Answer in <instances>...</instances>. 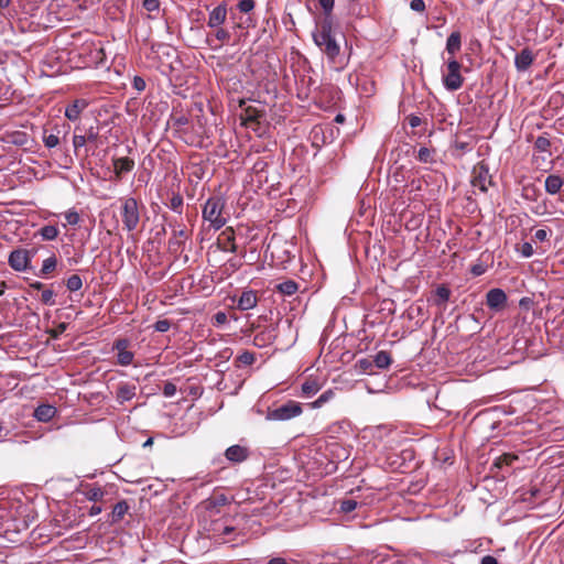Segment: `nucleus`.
I'll list each match as a JSON object with an SVG mask.
<instances>
[{
  "label": "nucleus",
  "instance_id": "b1692460",
  "mask_svg": "<svg viewBox=\"0 0 564 564\" xmlns=\"http://www.w3.org/2000/svg\"><path fill=\"white\" fill-rule=\"evenodd\" d=\"M30 137L24 131H13L6 135V142L17 145L24 147L29 143Z\"/></svg>",
  "mask_w": 564,
  "mask_h": 564
},
{
  "label": "nucleus",
  "instance_id": "a878e982",
  "mask_svg": "<svg viewBox=\"0 0 564 564\" xmlns=\"http://www.w3.org/2000/svg\"><path fill=\"white\" fill-rule=\"evenodd\" d=\"M544 186L546 193L550 195H555L561 191L563 186V180L558 175L551 174L546 177Z\"/></svg>",
  "mask_w": 564,
  "mask_h": 564
},
{
  "label": "nucleus",
  "instance_id": "de8ad7c7",
  "mask_svg": "<svg viewBox=\"0 0 564 564\" xmlns=\"http://www.w3.org/2000/svg\"><path fill=\"white\" fill-rule=\"evenodd\" d=\"M357 507V501L354 499H345L340 501V511L344 513H350Z\"/></svg>",
  "mask_w": 564,
  "mask_h": 564
},
{
  "label": "nucleus",
  "instance_id": "e2e57ef3",
  "mask_svg": "<svg viewBox=\"0 0 564 564\" xmlns=\"http://www.w3.org/2000/svg\"><path fill=\"white\" fill-rule=\"evenodd\" d=\"M470 272L474 276L482 275L486 272V265L482 263H475L471 265Z\"/></svg>",
  "mask_w": 564,
  "mask_h": 564
},
{
  "label": "nucleus",
  "instance_id": "13d9d810",
  "mask_svg": "<svg viewBox=\"0 0 564 564\" xmlns=\"http://www.w3.org/2000/svg\"><path fill=\"white\" fill-rule=\"evenodd\" d=\"M65 219L68 225L75 226L79 223V215L75 210H69L65 214Z\"/></svg>",
  "mask_w": 564,
  "mask_h": 564
},
{
  "label": "nucleus",
  "instance_id": "c85d7f7f",
  "mask_svg": "<svg viewBox=\"0 0 564 564\" xmlns=\"http://www.w3.org/2000/svg\"><path fill=\"white\" fill-rule=\"evenodd\" d=\"M372 360L373 365L379 369H387L392 362L390 352L386 350H380L379 352H377Z\"/></svg>",
  "mask_w": 564,
  "mask_h": 564
},
{
  "label": "nucleus",
  "instance_id": "0eeeda50",
  "mask_svg": "<svg viewBox=\"0 0 564 564\" xmlns=\"http://www.w3.org/2000/svg\"><path fill=\"white\" fill-rule=\"evenodd\" d=\"M32 256L26 249H15L9 254L8 263L14 271L23 272L30 268Z\"/></svg>",
  "mask_w": 564,
  "mask_h": 564
},
{
  "label": "nucleus",
  "instance_id": "ddd939ff",
  "mask_svg": "<svg viewBox=\"0 0 564 564\" xmlns=\"http://www.w3.org/2000/svg\"><path fill=\"white\" fill-rule=\"evenodd\" d=\"M217 245L223 251H237L236 236L232 227H227L219 234Z\"/></svg>",
  "mask_w": 564,
  "mask_h": 564
},
{
  "label": "nucleus",
  "instance_id": "052dcab7",
  "mask_svg": "<svg viewBox=\"0 0 564 564\" xmlns=\"http://www.w3.org/2000/svg\"><path fill=\"white\" fill-rule=\"evenodd\" d=\"M145 80L141 76H134L132 80V87L138 91L145 89Z\"/></svg>",
  "mask_w": 564,
  "mask_h": 564
},
{
  "label": "nucleus",
  "instance_id": "774afa93",
  "mask_svg": "<svg viewBox=\"0 0 564 564\" xmlns=\"http://www.w3.org/2000/svg\"><path fill=\"white\" fill-rule=\"evenodd\" d=\"M411 128H416L419 126H421L422 123V119L421 117L416 116V115H410L408 118H406Z\"/></svg>",
  "mask_w": 564,
  "mask_h": 564
},
{
  "label": "nucleus",
  "instance_id": "2f4dec72",
  "mask_svg": "<svg viewBox=\"0 0 564 564\" xmlns=\"http://www.w3.org/2000/svg\"><path fill=\"white\" fill-rule=\"evenodd\" d=\"M228 502V498L225 495H219L205 500L204 506L207 510L213 512L214 509L226 506Z\"/></svg>",
  "mask_w": 564,
  "mask_h": 564
},
{
  "label": "nucleus",
  "instance_id": "423d86ee",
  "mask_svg": "<svg viewBox=\"0 0 564 564\" xmlns=\"http://www.w3.org/2000/svg\"><path fill=\"white\" fill-rule=\"evenodd\" d=\"M471 184L474 187L479 188L481 192H487L488 186L491 185L489 169L484 161L474 166L471 172Z\"/></svg>",
  "mask_w": 564,
  "mask_h": 564
},
{
  "label": "nucleus",
  "instance_id": "9d476101",
  "mask_svg": "<svg viewBox=\"0 0 564 564\" xmlns=\"http://www.w3.org/2000/svg\"><path fill=\"white\" fill-rule=\"evenodd\" d=\"M173 228L178 229H174L173 236L169 239V251L177 257L183 251L184 243L188 239V232L185 225L173 226Z\"/></svg>",
  "mask_w": 564,
  "mask_h": 564
},
{
  "label": "nucleus",
  "instance_id": "6ab92c4d",
  "mask_svg": "<svg viewBox=\"0 0 564 564\" xmlns=\"http://www.w3.org/2000/svg\"><path fill=\"white\" fill-rule=\"evenodd\" d=\"M116 177L120 180L122 174L131 172L134 167V161L128 156L112 160Z\"/></svg>",
  "mask_w": 564,
  "mask_h": 564
},
{
  "label": "nucleus",
  "instance_id": "680f3d73",
  "mask_svg": "<svg viewBox=\"0 0 564 564\" xmlns=\"http://www.w3.org/2000/svg\"><path fill=\"white\" fill-rule=\"evenodd\" d=\"M410 8L413 10V11H416V12H420V13H423L425 11V2L424 0H412L410 2Z\"/></svg>",
  "mask_w": 564,
  "mask_h": 564
},
{
  "label": "nucleus",
  "instance_id": "c03bdc74",
  "mask_svg": "<svg viewBox=\"0 0 564 564\" xmlns=\"http://www.w3.org/2000/svg\"><path fill=\"white\" fill-rule=\"evenodd\" d=\"M254 0H241L237 4V10L240 13L249 14L254 9Z\"/></svg>",
  "mask_w": 564,
  "mask_h": 564
},
{
  "label": "nucleus",
  "instance_id": "79ce46f5",
  "mask_svg": "<svg viewBox=\"0 0 564 564\" xmlns=\"http://www.w3.org/2000/svg\"><path fill=\"white\" fill-rule=\"evenodd\" d=\"M83 286L82 278L78 274L70 275L66 281V288L72 291H78Z\"/></svg>",
  "mask_w": 564,
  "mask_h": 564
},
{
  "label": "nucleus",
  "instance_id": "9b49d317",
  "mask_svg": "<svg viewBox=\"0 0 564 564\" xmlns=\"http://www.w3.org/2000/svg\"><path fill=\"white\" fill-rule=\"evenodd\" d=\"M507 294L502 289L495 288L486 294V305L496 312L503 310L507 305Z\"/></svg>",
  "mask_w": 564,
  "mask_h": 564
},
{
  "label": "nucleus",
  "instance_id": "bb28decb",
  "mask_svg": "<svg viewBox=\"0 0 564 564\" xmlns=\"http://www.w3.org/2000/svg\"><path fill=\"white\" fill-rule=\"evenodd\" d=\"M275 290L286 296H291L299 291V284L294 280H286L279 283Z\"/></svg>",
  "mask_w": 564,
  "mask_h": 564
},
{
  "label": "nucleus",
  "instance_id": "4468645a",
  "mask_svg": "<svg viewBox=\"0 0 564 564\" xmlns=\"http://www.w3.org/2000/svg\"><path fill=\"white\" fill-rule=\"evenodd\" d=\"M227 14L228 10L226 4H218L210 11L207 20V26L212 29L223 25L227 20Z\"/></svg>",
  "mask_w": 564,
  "mask_h": 564
},
{
  "label": "nucleus",
  "instance_id": "f704fd0d",
  "mask_svg": "<svg viewBox=\"0 0 564 564\" xmlns=\"http://www.w3.org/2000/svg\"><path fill=\"white\" fill-rule=\"evenodd\" d=\"M166 205L170 209L181 215L184 205L183 196L180 193H174Z\"/></svg>",
  "mask_w": 564,
  "mask_h": 564
},
{
  "label": "nucleus",
  "instance_id": "7ed1b4c3",
  "mask_svg": "<svg viewBox=\"0 0 564 564\" xmlns=\"http://www.w3.org/2000/svg\"><path fill=\"white\" fill-rule=\"evenodd\" d=\"M120 216L123 229L128 232H132L140 224V204L134 197L120 198Z\"/></svg>",
  "mask_w": 564,
  "mask_h": 564
},
{
  "label": "nucleus",
  "instance_id": "393cba45",
  "mask_svg": "<svg viewBox=\"0 0 564 564\" xmlns=\"http://www.w3.org/2000/svg\"><path fill=\"white\" fill-rule=\"evenodd\" d=\"M130 507H129V503L126 501V500H121L119 502H117L113 508H112V511H111V519H110V522L111 523H116V522H119L123 519V517L127 514V512L129 511Z\"/></svg>",
  "mask_w": 564,
  "mask_h": 564
},
{
  "label": "nucleus",
  "instance_id": "1a4fd4ad",
  "mask_svg": "<svg viewBox=\"0 0 564 564\" xmlns=\"http://www.w3.org/2000/svg\"><path fill=\"white\" fill-rule=\"evenodd\" d=\"M279 328L278 324H271L254 334L253 345L259 348H264L274 343L278 338Z\"/></svg>",
  "mask_w": 564,
  "mask_h": 564
},
{
  "label": "nucleus",
  "instance_id": "4be33fe9",
  "mask_svg": "<svg viewBox=\"0 0 564 564\" xmlns=\"http://www.w3.org/2000/svg\"><path fill=\"white\" fill-rule=\"evenodd\" d=\"M462 47V36L458 31L452 32L446 41V52L452 56L451 58H455V54L460 51Z\"/></svg>",
  "mask_w": 564,
  "mask_h": 564
},
{
  "label": "nucleus",
  "instance_id": "f3484780",
  "mask_svg": "<svg viewBox=\"0 0 564 564\" xmlns=\"http://www.w3.org/2000/svg\"><path fill=\"white\" fill-rule=\"evenodd\" d=\"M88 105L89 102L86 99H75L66 107L64 115L68 120L76 121Z\"/></svg>",
  "mask_w": 564,
  "mask_h": 564
},
{
  "label": "nucleus",
  "instance_id": "5fc2aeb1",
  "mask_svg": "<svg viewBox=\"0 0 564 564\" xmlns=\"http://www.w3.org/2000/svg\"><path fill=\"white\" fill-rule=\"evenodd\" d=\"M325 15H330L334 9L335 0H318Z\"/></svg>",
  "mask_w": 564,
  "mask_h": 564
},
{
  "label": "nucleus",
  "instance_id": "72a5a7b5",
  "mask_svg": "<svg viewBox=\"0 0 564 564\" xmlns=\"http://www.w3.org/2000/svg\"><path fill=\"white\" fill-rule=\"evenodd\" d=\"M319 389V383L314 379H308L302 384V393L307 398L316 394Z\"/></svg>",
  "mask_w": 564,
  "mask_h": 564
},
{
  "label": "nucleus",
  "instance_id": "f257e3e1",
  "mask_svg": "<svg viewBox=\"0 0 564 564\" xmlns=\"http://www.w3.org/2000/svg\"><path fill=\"white\" fill-rule=\"evenodd\" d=\"M328 17L329 15H325V19L321 22L316 31L313 33V39L315 44L322 50V52L330 61L334 62L335 58L339 55L340 47L333 34V23L328 19Z\"/></svg>",
  "mask_w": 564,
  "mask_h": 564
},
{
  "label": "nucleus",
  "instance_id": "ea45409f",
  "mask_svg": "<svg viewBox=\"0 0 564 564\" xmlns=\"http://www.w3.org/2000/svg\"><path fill=\"white\" fill-rule=\"evenodd\" d=\"M551 142L550 140L544 135H539L534 142V149L543 152V153H550ZM551 154H549L550 156Z\"/></svg>",
  "mask_w": 564,
  "mask_h": 564
},
{
  "label": "nucleus",
  "instance_id": "39448f33",
  "mask_svg": "<svg viewBox=\"0 0 564 564\" xmlns=\"http://www.w3.org/2000/svg\"><path fill=\"white\" fill-rule=\"evenodd\" d=\"M301 413V404L291 400L276 409L269 410L267 419L272 421H286L300 415Z\"/></svg>",
  "mask_w": 564,
  "mask_h": 564
},
{
  "label": "nucleus",
  "instance_id": "58836bf2",
  "mask_svg": "<svg viewBox=\"0 0 564 564\" xmlns=\"http://www.w3.org/2000/svg\"><path fill=\"white\" fill-rule=\"evenodd\" d=\"M518 459V456L511 453H505L496 458L495 466L497 468H502L503 466H510L514 460Z\"/></svg>",
  "mask_w": 564,
  "mask_h": 564
},
{
  "label": "nucleus",
  "instance_id": "338daca9",
  "mask_svg": "<svg viewBox=\"0 0 564 564\" xmlns=\"http://www.w3.org/2000/svg\"><path fill=\"white\" fill-rule=\"evenodd\" d=\"M67 328V325L65 323L58 324L52 332L51 336L53 338H57L59 335H62Z\"/></svg>",
  "mask_w": 564,
  "mask_h": 564
},
{
  "label": "nucleus",
  "instance_id": "3c124183",
  "mask_svg": "<svg viewBox=\"0 0 564 564\" xmlns=\"http://www.w3.org/2000/svg\"><path fill=\"white\" fill-rule=\"evenodd\" d=\"M54 292L52 290H43L41 294V302L45 305H55Z\"/></svg>",
  "mask_w": 564,
  "mask_h": 564
},
{
  "label": "nucleus",
  "instance_id": "c756f323",
  "mask_svg": "<svg viewBox=\"0 0 564 564\" xmlns=\"http://www.w3.org/2000/svg\"><path fill=\"white\" fill-rule=\"evenodd\" d=\"M230 19L234 21V29H249L254 26V21L250 15H248L246 19H238L234 9H230Z\"/></svg>",
  "mask_w": 564,
  "mask_h": 564
},
{
  "label": "nucleus",
  "instance_id": "f03ea898",
  "mask_svg": "<svg viewBox=\"0 0 564 564\" xmlns=\"http://www.w3.org/2000/svg\"><path fill=\"white\" fill-rule=\"evenodd\" d=\"M225 206L226 199L217 195L209 197L203 206L202 217L214 230H219L227 223L224 216Z\"/></svg>",
  "mask_w": 564,
  "mask_h": 564
},
{
  "label": "nucleus",
  "instance_id": "cd10ccee",
  "mask_svg": "<svg viewBox=\"0 0 564 564\" xmlns=\"http://www.w3.org/2000/svg\"><path fill=\"white\" fill-rule=\"evenodd\" d=\"M214 29L215 32L213 36L217 42H219L218 47H220L224 44H229L231 42L232 34L229 32V30L223 28V25ZM215 48H217V46H215Z\"/></svg>",
  "mask_w": 564,
  "mask_h": 564
},
{
  "label": "nucleus",
  "instance_id": "aec40b11",
  "mask_svg": "<svg viewBox=\"0 0 564 564\" xmlns=\"http://www.w3.org/2000/svg\"><path fill=\"white\" fill-rule=\"evenodd\" d=\"M263 110H259L256 107L248 106L243 109L240 115V119L242 124L246 127H251L253 123H259V119L263 116Z\"/></svg>",
  "mask_w": 564,
  "mask_h": 564
},
{
  "label": "nucleus",
  "instance_id": "bf43d9fd",
  "mask_svg": "<svg viewBox=\"0 0 564 564\" xmlns=\"http://www.w3.org/2000/svg\"><path fill=\"white\" fill-rule=\"evenodd\" d=\"M265 321L267 316H259L257 322L250 324L249 328L245 332L246 334H252L259 332L261 328L260 321Z\"/></svg>",
  "mask_w": 564,
  "mask_h": 564
},
{
  "label": "nucleus",
  "instance_id": "473e14b6",
  "mask_svg": "<svg viewBox=\"0 0 564 564\" xmlns=\"http://www.w3.org/2000/svg\"><path fill=\"white\" fill-rule=\"evenodd\" d=\"M37 234L42 237L43 240L51 241L57 238L59 230L56 226L47 225L42 227Z\"/></svg>",
  "mask_w": 564,
  "mask_h": 564
},
{
  "label": "nucleus",
  "instance_id": "a211bd4d",
  "mask_svg": "<svg viewBox=\"0 0 564 564\" xmlns=\"http://www.w3.org/2000/svg\"><path fill=\"white\" fill-rule=\"evenodd\" d=\"M249 449L241 445H231L226 452V458L231 463H242L249 457Z\"/></svg>",
  "mask_w": 564,
  "mask_h": 564
},
{
  "label": "nucleus",
  "instance_id": "49530a36",
  "mask_svg": "<svg viewBox=\"0 0 564 564\" xmlns=\"http://www.w3.org/2000/svg\"><path fill=\"white\" fill-rule=\"evenodd\" d=\"M356 367L362 372L372 373L373 360L369 358L359 359L356 362Z\"/></svg>",
  "mask_w": 564,
  "mask_h": 564
},
{
  "label": "nucleus",
  "instance_id": "4d7b16f0",
  "mask_svg": "<svg viewBox=\"0 0 564 564\" xmlns=\"http://www.w3.org/2000/svg\"><path fill=\"white\" fill-rule=\"evenodd\" d=\"M171 327V322L169 319H159L155 324H154V329L156 332H160V333H165L170 329Z\"/></svg>",
  "mask_w": 564,
  "mask_h": 564
},
{
  "label": "nucleus",
  "instance_id": "6e6d98bb",
  "mask_svg": "<svg viewBox=\"0 0 564 564\" xmlns=\"http://www.w3.org/2000/svg\"><path fill=\"white\" fill-rule=\"evenodd\" d=\"M519 251L521 256L524 258H530L534 253V249L530 242L522 243L521 247L519 248Z\"/></svg>",
  "mask_w": 564,
  "mask_h": 564
},
{
  "label": "nucleus",
  "instance_id": "a18cd8bd",
  "mask_svg": "<svg viewBox=\"0 0 564 564\" xmlns=\"http://www.w3.org/2000/svg\"><path fill=\"white\" fill-rule=\"evenodd\" d=\"M417 160L422 163L433 162V151H431L429 148L422 147L417 151Z\"/></svg>",
  "mask_w": 564,
  "mask_h": 564
},
{
  "label": "nucleus",
  "instance_id": "f8f14e48",
  "mask_svg": "<svg viewBox=\"0 0 564 564\" xmlns=\"http://www.w3.org/2000/svg\"><path fill=\"white\" fill-rule=\"evenodd\" d=\"M232 302L239 311H249L257 306L259 296L254 290H243L238 297H232Z\"/></svg>",
  "mask_w": 564,
  "mask_h": 564
},
{
  "label": "nucleus",
  "instance_id": "dca6fc26",
  "mask_svg": "<svg viewBox=\"0 0 564 564\" xmlns=\"http://www.w3.org/2000/svg\"><path fill=\"white\" fill-rule=\"evenodd\" d=\"M137 394V386L129 382H121L116 391V400L118 403L123 404L132 400Z\"/></svg>",
  "mask_w": 564,
  "mask_h": 564
},
{
  "label": "nucleus",
  "instance_id": "37998d69",
  "mask_svg": "<svg viewBox=\"0 0 564 564\" xmlns=\"http://www.w3.org/2000/svg\"><path fill=\"white\" fill-rule=\"evenodd\" d=\"M335 395V392L333 390H326L325 392H323L313 403H312V406L313 408H321L322 405H324L326 402H328L329 400H332Z\"/></svg>",
  "mask_w": 564,
  "mask_h": 564
},
{
  "label": "nucleus",
  "instance_id": "2eb2a0df",
  "mask_svg": "<svg viewBox=\"0 0 564 564\" xmlns=\"http://www.w3.org/2000/svg\"><path fill=\"white\" fill-rule=\"evenodd\" d=\"M535 55L532 50L524 47L514 57V66L519 72H525L534 62Z\"/></svg>",
  "mask_w": 564,
  "mask_h": 564
},
{
  "label": "nucleus",
  "instance_id": "603ef678",
  "mask_svg": "<svg viewBox=\"0 0 564 564\" xmlns=\"http://www.w3.org/2000/svg\"><path fill=\"white\" fill-rule=\"evenodd\" d=\"M142 6L148 12H159L160 0H143Z\"/></svg>",
  "mask_w": 564,
  "mask_h": 564
},
{
  "label": "nucleus",
  "instance_id": "4c0bfd02",
  "mask_svg": "<svg viewBox=\"0 0 564 564\" xmlns=\"http://www.w3.org/2000/svg\"><path fill=\"white\" fill-rule=\"evenodd\" d=\"M256 361V355L251 351H243L239 356H237L235 362L237 367L240 366H251Z\"/></svg>",
  "mask_w": 564,
  "mask_h": 564
},
{
  "label": "nucleus",
  "instance_id": "5701e85b",
  "mask_svg": "<svg viewBox=\"0 0 564 564\" xmlns=\"http://www.w3.org/2000/svg\"><path fill=\"white\" fill-rule=\"evenodd\" d=\"M56 409L50 404L39 405L34 411V416L41 422H48L54 417Z\"/></svg>",
  "mask_w": 564,
  "mask_h": 564
},
{
  "label": "nucleus",
  "instance_id": "6e6552de",
  "mask_svg": "<svg viewBox=\"0 0 564 564\" xmlns=\"http://www.w3.org/2000/svg\"><path fill=\"white\" fill-rule=\"evenodd\" d=\"M130 341L127 338H118L113 341L112 350L117 351V364L123 367L133 362L134 354L129 349Z\"/></svg>",
  "mask_w": 564,
  "mask_h": 564
},
{
  "label": "nucleus",
  "instance_id": "c9c22d12",
  "mask_svg": "<svg viewBox=\"0 0 564 564\" xmlns=\"http://www.w3.org/2000/svg\"><path fill=\"white\" fill-rule=\"evenodd\" d=\"M56 265H57V258L55 254H52L51 257L46 258L43 261V264H42V268L40 271L41 275L46 276V275L51 274L56 269Z\"/></svg>",
  "mask_w": 564,
  "mask_h": 564
},
{
  "label": "nucleus",
  "instance_id": "20e7f679",
  "mask_svg": "<svg viewBox=\"0 0 564 564\" xmlns=\"http://www.w3.org/2000/svg\"><path fill=\"white\" fill-rule=\"evenodd\" d=\"M462 64L455 58H448L446 73L443 75V85L449 91H456L464 85V77L460 74Z\"/></svg>",
  "mask_w": 564,
  "mask_h": 564
},
{
  "label": "nucleus",
  "instance_id": "412c9836",
  "mask_svg": "<svg viewBox=\"0 0 564 564\" xmlns=\"http://www.w3.org/2000/svg\"><path fill=\"white\" fill-rule=\"evenodd\" d=\"M84 495L87 500L93 502L104 501L105 496L107 495V490L100 486L95 484L86 485L84 488Z\"/></svg>",
  "mask_w": 564,
  "mask_h": 564
},
{
  "label": "nucleus",
  "instance_id": "e433bc0d",
  "mask_svg": "<svg viewBox=\"0 0 564 564\" xmlns=\"http://www.w3.org/2000/svg\"><path fill=\"white\" fill-rule=\"evenodd\" d=\"M435 304L443 305L449 300L451 290L446 285H440L435 291Z\"/></svg>",
  "mask_w": 564,
  "mask_h": 564
},
{
  "label": "nucleus",
  "instance_id": "0e129e2a",
  "mask_svg": "<svg viewBox=\"0 0 564 564\" xmlns=\"http://www.w3.org/2000/svg\"><path fill=\"white\" fill-rule=\"evenodd\" d=\"M84 135H85L87 143L96 142L98 139V131L94 127H90L89 129H87V131Z\"/></svg>",
  "mask_w": 564,
  "mask_h": 564
},
{
  "label": "nucleus",
  "instance_id": "864d4df0",
  "mask_svg": "<svg viewBox=\"0 0 564 564\" xmlns=\"http://www.w3.org/2000/svg\"><path fill=\"white\" fill-rule=\"evenodd\" d=\"M176 391H177L176 386L173 382L166 381L164 383V387L162 390L164 397L171 398L176 393Z\"/></svg>",
  "mask_w": 564,
  "mask_h": 564
},
{
  "label": "nucleus",
  "instance_id": "a19ab883",
  "mask_svg": "<svg viewBox=\"0 0 564 564\" xmlns=\"http://www.w3.org/2000/svg\"><path fill=\"white\" fill-rule=\"evenodd\" d=\"M241 262L237 259H229L223 267V271L228 276L241 268Z\"/></svg>",
  "mask_w": 564,
  "mask_h": 564
},
{
  "label": "nucleus",
  "instance_id": "69168bd1",
  "mask_svg": "<svg viewBox=\"0 0 564 564\" xmlns=\"http://www.w3.org/2000/svg\"><path fill=\"white\" fill-rule=\"evenodd\" d=\"M213 319H214V325H217V326L223 325L227 322V314L225 312L219 311L214 315Z\"/></svg>",
  "mask_w": 564,
  "mask_h": 564
},
{
  "label": "nucleus",
  "instance_id": "8fccbe9b",
  "mask_svg": "<svg viewBox=\"0 0 564 564\" xmlns=\"http://www.w3.org/2000/svg\"><path fill=\"white\" fill-rule=\"evenodd\" d=\"M86 143H87V141H86L84 134H77V133L74 134L73 147H74V152L76 155L78 154V151L80 150V148L85 147Z\"/></svg>",
  "mask_w": 564,
  "mask_h": 564
},
{
  "label": "nucleus",
  "instance_id": "7c9ffc66",
  "mask_svg": "<svg viewBox=\"0 0 564 564\" xmlns=\"http://www.w3.org/2000/svg\"><path fill=\"white\" fill-rule=\"evenodd\" d=\"M55 129L56 133H48L46 129H44L43 131L42 140L47 149L56 148L61 143L59 130L57 129V127Z\"/></svg>",
  "mask_w": 564,
  "mask_h": 564
},
{
  "label": "nucleus",
  "instance_id": "09e8293b",
  "mask_svg": "<svg viewBox=\"0 0 564 564\" xmlns=\"http://www.w3.org/2000/svg\"><path fill=\"white\" fill-rule=\"evenodd\" d=\"M551 236H552L551 229H538L534 232L533 240L541 241V242L549 241Z\"/></svg>",
  "mask_w": 564,
  "mask_h": 564
}]
</instances>
